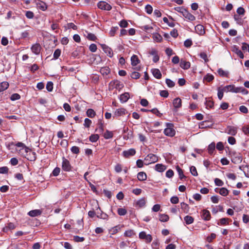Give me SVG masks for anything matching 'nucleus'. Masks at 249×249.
I'll list each match as a JSON object with an SVG mask.
<instances>
[{
  "mask_svg": "<svg viewBox=\"0 0 249 249\" xmlns=\"http://www.w3.org/2000/svg\"><path fill=\"white\" fill-rule=\"evenodd\" d=\"M176 169L178 172L179 178L180 179H182L184 178H186V176L183 174V170L180 168L178 165L176 166Z\"/></svg>",
  "mask_w": 249,
  "mask_h": 249,
  "instance_id": "obj_31",
  "label": "nucleus"
},
{
  "mask_svg": "<svg viewBox=\"0 0 249 249\" xmlns=\"http://www.w3.org/2000/svg\"><path fill=\"white\" fill-rule=\"evenodd\" d=\"M146 203L145 198L143 197L139 199L136 202L137 206H138L140 208H142L145 206Z\"/></svg>",
  "mask_w": 249,
  "mask_h": 249,
  "instance_id": "obj_33",
  "label": "nucleus"
},
{
  "mask_svg": "<svg viewBox=\"0 0 249 249\" xmlns=\"http://www.w3.org/2000/svg\"><path fill=\"white\" fill-rule=\"evenodd\" d=\"M167 127L164 130V134L168 137H172L175 136L176 131L173 128V124L171 123H166Z\"/></svg>",
  "mask_w": 249,
  "mask_h": 249,
  "instance_id": "obj_1",
  "label": "nucleus"
},
{
  "mask_svg": "<svg viewBox=\"0 0 249 249\" xmlns=\"http://www.w3.org/2000/svg\"><path fill=\"white\" fill-rule=\"evenodd\" d=\"M135 234L134 231L132 230H129L126 231L124 233V235L126 237H131Z\"/></svg>",
  "mask_w": 249,
  "mask_h": 249,
  "instance_id": "obj_51",
  "label": "nucleus"
},
{
  "mask_svg": "<svg viewBox=\"0 0 249 249\" xmlns=\"http://www.w3.org/2000/svg\"><path fill=\"white\" fill-rule=\"evenodd\" d=\"M215 144L214 142H213L210 144H209L208 147V151L209 154L212 155L213 153V151L215 150Z\"/></svg>",
  "mask_w": 249,
  "mask_h": 249,
  "instance_id": "obj_29",
  "label": "nucleus"
},
{
  "mask_svg": "<svg viewBox=\"0 0 249 249\" xmlns=\"http://www.w3.org/2000/svg\"><path fill=\"white\" fill-rule=\"evenodd\" d=\"M166 84H167L168 87L169 88H172V87H174V86L175 85V83L170 79H166Z\"/></svg>",
  "mask_w": 249,
  "mask_h": 249,
  "instance_id": "obj_56",
  "label": "nucleus"
},
{
  "mask_svg": "<svg viewBox=\"0 0 249 249\" xmlns=\"http://www.w3.org/2000/svg\"><path fill=\"white\" fill-rule=\"evenodd\" d=\"M224 91L222 89H220V88H218V93L217 96L219 100H221L223 97V93Z\"/></svg>",
  "mask_w": 249,
  "mask_h": 249,
  "instance_id": "obj_54",
  "label": "nucleus"
},
{
  "mask_svg": "<svg viewBox=\"0 0 249 249\" xmlns=\"http://www.w3.org/2000/svg\"><path fill=\"white\" fill-rule=\"evenodd\" d=\"M219 193L221 195H222L224 196H225L228 195L229 190L227 189H226V188L223 187L219 189Z\"/></svg>",
  "mask_w": 249,
  "mask_h": 249,
  "instance_id": "obj_41",
  "label": "nucleus"
},
{
  "mask_svg": "<svg viewBox=\"0 0 249 249\" xmlns=\"http://www.w3.org/2000/svg\"><path fill=\"white\" fill-rule=\"evenodd\" d=\"M129 98V94L128 92H124L120 96V100L121 103H124L127 101Z\"/></svg>",
  "mask_w": 249,
  "mask_h": 249,
  "instance_id": "obj_17",
  "label": "nucleus"
},
{
  "mask_svg": "<svg viewBox=\"0 0 249 249\" xmlns=\"http://www.w3.org/2000/svg\"><path fill=\"white\" fill-rule=\"evenodd\" d=\"M191 66L190 63L183 59H181L180 66L184 70H187L190 68Z\"/></svg>",
  "mask_w": 249,
  "mask_h": 249,
  "instance_id": "obj_18",
  "label": "nucleus"
},
{
  "mask_svg": "<svg viewBox=\"0 0 249 249\" xmlns=\"http://www.w3.org/2000/svg\"><path fill=\"white\" fill-rule=\"evenodd\" d=\"M216 234L214 233H212L210 236H208L207 238V241L209 242V243H211V242H212L213 240L215 239L216 238Z\"/></svg>",
  "mask_w": 249,
  "mask_h": 249,
  "instance_id": "obj_60",
  "label": "nucleus"
},
{
  "mask_svg": "<svg viewBox=\"0 0 249 249\" xmlns=\"http://www.w3.org/2000/svg\"><path fill=\"white\" fill-rule=\"evenodd\" d=\"M206 101L205 105L207 108H212L213 107L214 103L213 101L210 100L209 99L206 98Z\"/></svg>",
  "mask_w": 249,
  "mask_h": 249,
  "instance_id": "obj_30",
  "label": "nucleus"
},
{
  "mask_svg": "<svg viewBox=\"0 0 249 249\" xmlns=\"http://www.w3.org/2000/svg\"><path fill=\"white\" fill-rule=\"evenodd\" d=\"M169 217L168 215L165 214H160L159 220L161 222H167L169 220Z\"/></svg>",
  "mask_w": 249,
  "mask_h": 249,
  "instance_id": "obj_35",
  "label": "nucleus"
},
{
  "mask_svg": "<svg viewBox=\"0 0 249 249\" xmlns=\"http://www.w3.org/2000/svg\"><path fill=\"white\" fill-rule=\"evenodd\" d=\"M153 39L157 42H160L162 39V36L159 34L153 35Z\"/></svg>",
  "mask_w": 249,
  "mask_h": 249,
  "instance_id": "obj_43",
  "label": "nucleus"
},
{
  "mask_svg": "<svg viewBox=\"0 0 249 249\" xmlns=\"http://www.w3.org/2000/svg\"><path fill=\"white\" fill-rule=\"evenodd\" d=\"M99 139L98 134H92L89 137V140L91 142H97Z\"/></svg>",
  "mask_w": 249,
  "mask_h": 249,
  "instance_id": "obj_37",
  "label": "nucleus"
},
{
  "mask_svg": "<svg viewBox=\"0 0 249 249\" xmlns=\"http://www.w3.org/2000/svg\"><path fill=\"white\" fill-rule=\"evenodd\" d=\"M16 146L22 147V148L19 150V153H21V155H24V153H27L29 149V148L21 142H18L16 144Z\"/></svg>",
  "mask_w": 249,
  "mask_h": 249,
  "instance_id": "obj_9",
  "label": "nucleus"
},
{
  "mask_svg": "<svg viewBox=\"0 0 249 249\" xmlns=\"http://www.w3.org/2000/svg\"><path fill=\"white\" fill-rule=\"evenodd\" d=\"M181 100L178 97L173 100V104L175 108H179L181 107Z\"/></svg>",
  "mask_w": 249,
  "mask_h": 249,
  "instance_id": "obj_20",
  "label": "nucleus"
},
{
  "mask_svg": "<svg viewBox=\"0 0 249 249\" xmlns=\"http://www.w3.org/2000/svg\"><path fill=\"white\" fill-rule=\"evenodd\" d=\"M141 75L139 72L137 71H133L131 72L130 74V76L132 79H139Z\"/></svg>",
  "mask_w": 249,
  "mask_h": 249,
  "instance_id": "obj_48",
  "label": "nucleus"
},
{
  "mask_svg": "<svg viewBox=\"0 0 249 249\" xmlns=\"http://www.w3.org/2000/svg\"><path fill=\"white\" fill-rule=\"evenodd\" d=\"M34 2L36 5L37 8L39 10L44 11L47 9L46 3L40 0H35Z\"/></svg>",
  "mask_w": 249,
  "mask_h": 249,
  "instance_id": "obj_6",
  "label": "nucleus"
},
{
  "mask_svg": "<svg viewBox=\"0 0 249 249\" xmlns=\"http://www.w3.org/2000/svg\"><path fill=\"white\" fill-rule=\"evenodd\" d=\"M225 132L228 133L229 135L235 136L237 134V128L233 126L228 125L225 129Z\"/></svg>",
  "mask_w": 249,
  "mask_h": 249,
  "instance_id": "obj_7",
  "label": "nucleus"
},
{
  "mask_svg": "<svg viewBox=\"0 0 249 249\" xmlns=\"http://www.w3.org/2000/svg\"><path fill=\"white\" fill-rule=\"evenodd\" d=\"M98 7L104 10L110 11L112 9L111 6L104 1H101L97 4Z\"/></svg>",
  "mask_w": 249,
  "mask_h": 249,
  "instance_id": "obj_4",
  "label": "nucleus"
},
{
  "mask_svg": "<svg viewBox=\"0 0 249 249\" xmlns=\"http://www.w3.org/2000/svg\"><path fill=\"white\" fill-rule=\"evenodd\" d=\"M184 220L187 225H189L194 222V218L191 216L186 215L184 217Z\"/></svg>",
  "mask_w": 249,
  "mask_h": 249,
  "instance_id": "obj_28",
  "label": "nucleus"
},
{
  "mask_svg": "<svg viewBox=\"0 0 249 249\" xmlns=\"http://www.w3.org/2000/svg\"><path fill=\"white\" fill-rule=\"evenodd\" d=\"M71 150L73 154H78L80 152L79 147L76 146H72L71 148Z\"/></svg>",
  "mask_w": 249,
  "mask_h": 249,
  "instance_id": "obj_61",
  "label": "nucleus"
},
{
  "mask_svg": "<svg viewBox=\"0 0 249 249\" xmlns=\"http://www.w3.org/2000/svg\"><path fill=\"white\" fill-rule=\"evenodd\" d=\"M214 183L218 186H222L224 184V182L219 178H215L214 179Z\"/></svg>",
  "mask_w": 249,
  "mask_h": 249,
  "instance_id": "obj_63",
  "label": "nucleus"
},
{
  "mask_svg": "<svg viewBox=\"0 0 249 249\" xmlns=\"http://www.w3.org/2000/svg\"><path fill=\"white\" fill-rule=\"evenodd\" d=\"M53 83L51 81H49L47 82V85H46V89L47 90L49 91V92H51L53 90Z\"/></svg>",
  "mask_w": 249,
  "mask_h": 249,
  "instance_id": "obj_45",
  "label": "nucleus"
},
{
  "mask_svg": "<svg viewBox=\"0 0 249 249\" xmlns=\"http://www.w3.org/2000/svg\"><path fill=\"white\" fill-rule=\"evenodd\" d=\"M96 216L98 218L107 219L108 218V215L104 213L100 209L99 207H98L96 209Z\"/></svg>",
  "mask_w": 249,
  "mask_h": 249,
  "instance_id": "obj_11",
  "label": "nucleus"
},
{
  "mask_svg": "<svg viewBox=\"0 0 249 249\" xmlns=\"http://www.w3.org/2000/svg\"><path fill=\"white\" fill-rule=\"evenodd\" d=\"M233 85H229L228 86H226L224 87L223 88H222L223 90L224 91V92H233Z\"/></svg>",
  "mask_w": 249,
  "mask_h": 249,
  "instance_id": "obj_42",
  "label": "nucleus"
},
{
  "mask_svg": "<svg viewBox=\"0 0 249 249\" xmlns=\"http://www.w3.org/2000/svg\"><path fill=\"white\" fill-rule=\"evenodd\" d=\"M192 41L191 39H188L184 42V45L187 48H189L192 45Z\"/></svg>",
  "mask_w": 249,
  "mask_h": 249,
  "instance_id": "obj_64",
  "label": "nucleus"
},
{
  "mask_svg": "<svg viewBox=\"0 0 249 249\" xmlns=\"http://www.w3.org/2000/svg\"><path fill=\"white\" fill-rule=\"evenodd\" d=\"M149 111L152 112L153 114H156L158 117H160L162 114L160 112L158 109L156 108L149 110Z\"/></svg>",
  "mask_w": 249,
  "mask_h": 249,
  "instance_id": "obj_62",
  "label": "nucleus"
},
{
  "mask_svg": "<svg viewBox=\"0 0 249 249\" xmlns=\"http://www.w3.org/2000/svg\"><path fill=\"white\" fill-rule=\"evenodd\" d=\"M163 20L165 23H167L168 25L171 27H174L175 25V23L173 21L169 22L168 18L166 17L163 18Z\"/></svg>",
  "mask_w": 249,
  "mask_h": 249,
  "instance_id": "obj_53",
  "label": "nucleus"
},
{
  "mask_svg": "<svg viewBox=\"0 0 249 249\" xmlns=\"http://www.w3.org/2000/svg\"><path fill=\"white\" fill-rule=\"evenodd\" d=\"M26 17L29 19H32L34 17V14L31 11H27L25 13Z\"/></svg>",
  "mask_w": 249,
  "mask_h": 249,
  "instance_id": "obj_57",
  "label": "nucleus"
},
{
  "mask_svg": "<svg viewBox=\"0 0 249 249\" xmlns=\"http://www.w3.org/2000/svg\"><path fill=\"white\" fill-rule=\"evenodd\" d=\"M101 47L104 52L109 57H112L113 56L112 50L106 44H101Z\"/></svg>",
  "mask_w": 249,
  "mask_h": 249,
  "instance_id": "obj_8",
  "label": "nucleus"
},
{
  "mask_svg": "<svg viewBox=\"0 0 249 249\" xmlns=\"http://www.w3.org/2000/svg\"><path fill=\"white\" fill-rule=\"evenodd\" d=\"M153 75L157 79H160L161 78V73L160 71L158 69H154L152 70Z\"/></svg>",
  "mask_w": 249,
  "mask_h": 249,
  "instance_id": "obj_21",
  "label": "nucleus"
},
{
  "mask_svg": "<svg viewBox=\"0 0 249 249\" xmlns=\"http://www.w3.org/2000/svg\"><path fill=\"white\" fill-rule=\"evenodd\" d=\"M113 85L114 86L115 88L117 89H121L124 87V85L122 83H121L120 81L115 80L113 82Z\"/></svg>",
  "mask_w": 249,
  "mask_h": 249,
  "instance_id": "obj_27",
  "label": "nucleus"
},
{
  "mask_svg": "<svg viewBox=\"0 0 249 249\" xmlns=\"http://www.w3.org/2000/svg\"><path fill=\"white\" fill-rule=\"evenodd\" d=\"M131 65L133 66H136L140 62L138 57L136 55H133L131 57Z\"/></svg>",
  "mask_w": 249,
  "mask_h": 249,
  "instance_id": "obj_23",
  "label": "nucleus"
},
{
  "mask_svg": "<svg viewBox=\"0 0 249 249\" xmlns=\"http://www.w3.org/2000/svg\"><path fill=\"white\" fill-rule=\"evenodd\" d=\"M15 228V225L12 223H9L7 226H5L3 229L4 232H7L8 230H13Z\"/></svg>",
  "mask_w": 249,
  "mask_h": 249,
  "instance_id": "obj_32",
  "label": "nucleus"
},
{
  "mask_svg": "<svg viewBox=\"0 0 249 249\" xmlns=\"http://www.w3.org/2000/svg\"><path fill=\"white\" fill-rule=\"evenodd\" d=\"M217 72H218V74L221 76L228 77V75H229L228 72L225 71L221 68H219Z\"/></svg>",
  "mask_w": 249,
  "mask_h": 249,
  "instance_id": "obj_38",
  "label": "nucleus"
},
{
  "mask_svg": "<svg viewBox=\"0 0 249 249\" xmlns=\"http://www.w3.org/2000/svg\"><path fill=\"white\" fill-rule=\"evenodd\" d=\"M87 37L89 40L91 41H95L97 39V37L95 35L90 33H88Z\"/></svg>",
  "mask_w": 249,
  "mask_h": 249,
  "instance_id": "obj_49",
  "label": "nucleus"
},
{
  "mask_svg": "<svg viewBox=\"0 0 249 249\" xmlns=\"http://www.w3.org/2000/svg\"><path fill=\"white\" fill-rule=\"evenodd\" d=\"M119 29V27L117 26L116 27H112L109 31V35L110 36H114L116 32L117 31H118Z\"/></svg>",
  "mask_w": 249,
  "mask_h": 249,
  "instance_id": "obj_47",
  "label": "nucleus"
},
{
  "mask_svg": "<svg viewBox=\"0 0 249 249\" xmlns=\"http://www.w3.org/2000/svg\"><path fill=\"white\" fill-rule=\"evenodd\" d=\"M234 19L236 21L237 23L239 24H242L243 22L242 19L239 17V15H234Z\"/></svg>",
  "mask_w": 249,
  "mask_h": 249,
  "instance_id": "obj_55",
  "label": "nucleus"
},
{
  "mask_svg": "<svg viewBox=\"0 0 249 249\" xmlns=\"http://www.w3.org/2000/svg\"><path fill=\"white\" fill-rule=\"evenodd\" d=\"M31 49L33 53L37 55L40 52L41 47L39 43H36L32 46Z\"/></svg>",
  "mask_w": 249,
  "mask_h": 249,
  "instance_id": "obj_13",
  "label": "nucleus"
},
{
  "mask_svg": "<svg viewBox=\"0 0 249 249\" xmlns=\"http://www.w3.org/2000/svg\"><path fill=\"white\" fill-rule=\"evenodd\" d=\"M181 209L183 210L184 213H187L189 210V207L188 204L184 202H182L180 204Z\"/></svg>",
  "mask_w": 249,
  "mask_h": 249,
  "instance_id": "obj_40",
  "label": "nucleus"
},
{
  "mask_svg": "<svg viewBox=\"0 0 249 249\" xmlns=\"http://www.w3.org/2000/svg\"><path fill=\"white\" fill-rule=\"evenodd\" d=\"M214 79V76L210 74H207L204 77V80H206L208 82H210L212 81Z\"/></svg>",
  "mask_w": 249,
  "mask_h": 249,
  "instance_id": "obj_44",
  "label": "nucleus"
},
{
  "mask_svg": "<svg viewBox=\"0 0 249 249\" xmlns=\"http://www.w3.org/2000/svg\"><path fill=\"white\" fill-rule=\"evenodd\" d=\"M9 83L7 82H2L0 84V92L6 89L9 87Z\"/></svg>",
  "mask_w": 249,
  "mask_h": 249,
  "instance_id": "obj_34",
  "label": "nucleus"
},
{
  "mask_svg": "<svg viewBox=\"0 0 249 249\" xmlns=\"http://www.w3.org/2000/svg\"><path fill=\"white\" fill-rule=\"evenodd\" d=\"M20 98V96L19 94L14 93L11 95V96L10 97V99L12 101H15V100L19 99Z\"/></svg>",
  "mask_w": 249,
  "mask_h": 249,
  "instance_id": "obj_59",
  "label": "nucleus"
},
{
  "mask_svg": "<svg viewBox=\"0 0 249 249\" xmlns=\"http://www.w3.org/2000/svg\"><path fill=\"white\" fill-rule=\"evenodd\" d=\"M201 217L202 219L205 221H209L211 219V214L210 212L207 210H203L202 211Z\"/></svg>",
  "mask_w": 249,
  "mask_h": 249,
  "instance_id": "obj_15",
  "label": "nucleus"
},
{
  "mask_svg": "<svg viewBox=\"0 0 249 249\" xmlns=\"http://www.w3.org/2000/svg\"><path fill=\"white\" fill-rule=\"evenodd\" d=\"M158 160H159L158 157L156 155H155L153 154H149L144 158V161L146 162L145 163L146 165H148L150 163H155V162L158 161Z\"/></svg>",
  "mask_w": 249,
  "mask_h": 249,
  "instance_id": "obj_3",
  "label": "nucleus"
},
{
  "mask_svg": "<svg viewBox=\"0 0 249 249\" xmlns=\"http://www.w3.org/2000/svg\"><path fill=\"white\" fill-rule=\"evenodd\" d=\"M61 54V50L59 49H57L55 50L53 53V58L54 59H57Z\"/></svg>",
  "mask_w": 249,
  "mask_h": 249,
  "instance_id": "obj_52",
  "label": "nucleus"
},
{
  "mask_svg": "<svg viewBox=\"0 0 249 249\" xmlns=\"http://www.w3.org/2000/svg\"><path fill=\"white\" fill-rule=\"evenodd\" d=\"M145 10L148 14H151L153 12V7L150 4H147L145 7Z\"/></svg>",
  "mask_w": 249,
  "mask_h": 249,
  "instance_id": "obj_50",
  "label": "nucleus"
},
{
  "mask_svg": "<svg viewBox=\"0 0 249 249\" xmlns=\"http://www.w3.org/2000/svg\"><path fill=\"white\" fill-rule=\"evenodd\" d=\"M190 172L193 176H197L198 175V174H197V172L196 171V169L195 166H192L190 167Z\"/></svg>",
  "mask_w": 249,
  "mask_h": 249,
  "instance_id": "obj_58",
  "label": "nucleus"
},
{
  "mask_svg": "<svg viewBox=\"0 0 249 249\" xmlns=\"http://www.w3.org/2000/svg\"><path fill=\"white\" fill-rule=\"evenodd\" d=\"M117 212L119 215L123 216L126 214L127 211L124 208H118Z\"/></svg>",
  "mask_w": 249,
  "mask_h": 249,
  "instance_id": "obj_46",
  "label": "nucleus"
},
{
  "mask_svg": "<svg viewBox=\"0 0 249 249\" xmlns=\"http://www.w3.org/2000/svg\"><path fill=\"white\" fill-rule=\"evenodd\" d=\"M100 72L104 76L107 75L110 72V70L108 67H102Z\"/></svg>",
  "mask_w": 249,
  "mask_h": 249,
  "instance_id": "obj_24",
  "label": "nucleus"
},
{
  "mask_svg": "<svg viewBox=\"0 0 249 249\" xmlns=\"http://www.w3.org/2000/svg\"><path fill=\"white\" fill-rule=\"evenodd\" d=\"M137 178L140 181H144L147 179V175L144 172H140L138 174Z\"/></svg>",
  "mask_w": 249,
  "mask_h": 249,
  "instance_id": "obj_25",
  "label": "nucleus"
},
{
  "mask_svg": "<svg viewBox=\"0 0 249 249\" xmlns=\"http://www.w3.org/2000/svg\"><path fill=\"white\" fill-rule=\"evenodd\" d=\"M181 13L183 16L190 21H194L196 19L195 17L192 14L189 12L188 10L185 9H181Z\"/></svg>",
  "mask_w": 249,
  "mask_h": 249,
  "instance_id": "obj_5",
  "label": "nucleus"
},
{
  "mask_svg": "<svg viewBox=\"0 0 249 249\" xmlns=\"http://www.w3.org/2000/svg\"><path fill=\"white\" fill-rule=\"evenodd\" d=\"M136 154V150L134 148L129 149L128 150L124 151L123 155L125 158H128L130 156L135 155Z\"/></svg>",
  "mask_w": 249,
  "mask_h": 249,
  "instance_id": "obj_12",
  "label": "nucleus"
},
{
  "mask_svg": "<svg viewBox=\"0 0 249 249\" xmlns=\"http://www.w3.org/2000/svg\"><path fill=\"white\" fill-rule=\"evenodd\" d=\"M166 169V166L162 164H157L155 165V170L159 172H162Z\"/></svg>",
  "mask_w": 249,
  "mask_h": 249,
  "instance_id": "obj_26",
  "label": "nucleus"
},
{
  "mask_svg": "<svg viewBox=\"0 0 249 249\" xmlns=\"http://www.w3.org/2000/svg\"><path fill=\"white\" fill-rule=\"evenodd\" d=\"M127 113L126 110L124 108H121L115 110L113 114V117H118L124 115Z\"/></svg>",
  "mask_w": 249,
  "mask_h": 249,
  "instance_id": "obj_10",
  "label": "nucleus"
},
{
  "mask_svg": "<svg viewBox=\"0 0 249 249\" xmlns=\"http://www.w3.org/2000/svg\"><path fill=\"white\" fill-rule=\"evenodd\" d=\"M72 167L68 160L64 157L62 158V169L65 172H70L72 170Z\"/></svg>",
  "mask_w": 249,
  "mask_h": 249,
  "instance_id": "obj_2",
  "label": "nucleus"
},
{
  "mask_svg": "<svg viewBox=\"0 0 249 249\" xmlns=\"http://www.w3.org/2000/svg\"><path fill=\"white\" fill-rule=\"evenodd\" d=\"M195 30L197 34L200 36L204 35L205 34L204 27L202 25L198 24L195 27Z\"/></svg>",
  "mask_w": 249,
  "mask_h": 249,
  "instance_id": "obj_14",
  "label": "nucleus"
},
{
  "mask_svg": "<svg viewBox=\"0 0 249 249\" xmlns=\"http://www.w3.org/2000/svg\"><path fill=\"white\" fill-rule=\"evenodd\" d=\"M86 113H87V115L89 117L91 118H93L96 115V113L94 111V110L92 109H91V108L88 109Z\"/></svg>",
  "mask_w": 249,
  "mask_h": 249,
  "instance_id": "obj_36",
  "label": "nucleus"
},
{
  "mask_svg": "<svg viewBox=\"0 0 249 249\" xmlns=\"http://www.w3.org/2000/svg\"><path fill=\"white\" fill-rule=\"evenodd\" d=\"M113 134L111 131L107 130L104 133V137L106 139H111L113 137Z\"/></svg>",
  "mask_w": 249,
  "mask_h": 249,
  "instance_id": "obj_39",
  "label": "nucleus"
},
{
  "mask_svg": "<svg viewBox=\"0 0 249 249\" xmlns=\"http://www.w3.org/2000/svg\"><path fill=\"white\" fill-rule=\"evenodd\" d=\"M42 213V212L40 210H34L30 211L28 212V214L32 217H35L40 215Z\"/></svg>",
  "mask_w": 249,
  "mask_h": 249,
  "instance_id": "obj_19",
  "label": "nucleus"
},
{
  "mask_svg": "<svg viewBox=\"0 0 249 249\" xmlns=\"http://www.w3.org/2000/svg\"><path fill=\"white\" fill-rule=\"evenodd\" d=\"M231 220L228 218H222L219 219V221L217 222V225H227L229 224V222H231Z\"/></svg>",
  "mask_w": 249,
  "mask_h": 249,
  "instance_id": "obj_16",
  "label": "nucleus"
},
{
  "mask_svg": "<svg viewBox=\"0 0 249 249\" xmlns=\"http://www.w3.org/2000/svg\"><path fill=\"white\" fill-rule=\"evenodd\" d=\"M233 51L241 59H243L244 55L241 50H240L236 46H234L233 47Z\"/></svg>",
  "mask_w": 249,
  "mask_h": 249,
  "instance_id": "obj_22",
  "label": "nucleus"
}]
</instances>
